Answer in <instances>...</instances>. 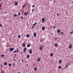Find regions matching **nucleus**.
Instances as JSON below:
<instances>
[{"mask_svg":"<svg viewBox=\"0 0 73 73\" xmlns=\"http://www.w3.org/2000/svg\"><path fill=\"white\" fill-rule=\"evenodd\" d=\"M60 32V30L59 29H58L57 30V33H59Z\"/></svg>","mask_w":73,"mask_h":73,"instance_id":"obj_13","label":"nucleus"},{"mask_svg":"<svg viewBox=\"0 0 73 73\" xmlns=\"http://www.w3.org/2000/svg\"><path fill=\"white\" fill-rule=\"evenodd\" d=\"M7 47H9L8 46H7Z\"/></svg>","mask_w":73,"mask_h":73,"instance_id":"obj_58","label":"nucleus"},{"mask_svg":"<svg viewBox=\"0 0 73 73\" xmlns=\"http://www.w3.org/2000/svg\"><path fill=\"white\" fill-rule=\"evenodd\" d=\"M42 21L43 22H44L45 21V19H44V18H42Z\"/></svg>","mask_w":73,"mask_h":73,"instance_id":"obj_12","label":"nucleus"},{"mask_svg":"<svg viewBox=\"0 0 73 73\" xmlns=\"http://www.w3.org/2000/svg\"><path fill=\"white\" fill-rule=\"evenodd\" d=\"M14 17H16V16H17V14H15L14 15Z\"/></svg>","mask_w":73,"mask_h":73,"instance_id":"obj_28","label":"nucleus"},{"mask_svg":"<svg viewBox=\"0 0 73 73\" xmlns=\"http://www.w3.org/2000/svg\"><path fill=\"white\" fill-rule=\"evenodd\" d=\"M0 27H2V25H1V24H0Z\"/></svg>","mask_w":73,"mask_h":73,"instance_id":"obj_35","label":"nucleus"},{"mask_svg":"<svg viewBox=\"0 0 73 73\" xmlns=\"http://www.w3.org/2000/svg\"><path fill=\"white\" fill-rule=\"evenodd\" d=\"M72 3L73 4V2H72Z\"/></svg>","mask_w":73,"mask_h":73,"instance_id":"obj_55","label":"nucleus"},{"mask_svg":"<svg viewBox=\"0 0 73 73\" xmlns=\"http://www.w3.org/2000/svg\"><path fill=\"white\" fill-rule=\"evenodd\" d=\"M18 51H19V50H15L13 51V53H16V52H18Z\"/></svg>","mask_w":73,"mask_h":73,"instance_id":"obj_7","label":"nucleus"},{"mask_svg":"<svg viewBox=\"0 0 73 73\" xmlns=\"http://www.w3.org/2000/svg\"><path fill=\"white\" fill-rule=\"evenodd\" d=\"M61 35H64V33L62 32H61Z\"/></svg>","mask_w":73,"mask_h":73,"instance_id":"obj_27","label":"nucleus"},{"mask_svg":"<svg viewBox=\"0 0 73 73\" xmlns=\"http://www.w3.org/2000/svg\"><path fill=\"white\" fill-rule=\"evenodd\" d=\"M1 5L0 4V8L1 7Z\"/></svg>","mask_w":73,"mask_h":73,"instance_id":"obj_44","label":"nucleus"},{"mask_svg":"<svg viewBox=\"0 0 73 73\" xmlns=\"http://www.w3.org/2000/svg\"><path fill=\"white\" fill-rule=\"evenodd\" d=\"M4 65H7V63L6 62H5L4 63Z\"/></svg>","mask_w":73,"mask_h":73,"instance_id":"obj_21","label":"nucleus"},{"mask_svg":"<svg viewBox=\"0 0 73 73\" xmlns=\"http://www.w3.org/2000/svg\"><path fill=\"white\" fill-rule=\"evenodd\" d=\"M42 48H43V46H41V47L40 48V50H42Z\"/></svg>","mask_w":73,"mask_h":73,"instance_id":"obj_14","label":"nucleus"},{"mask_svg":"<svg viewBox=\"0 0 73 73\" xmlns=\"http://www.w3.org/2000/svg\"><path fill=\"white\" fill-rule=\"evenodd\" d=\"M59 69H61V67L60 66H59Z\"/></svg>","mask_w":73,"mask_h":73,"instance_id":"obj_30","label":"nucleus"},{"mask_svg":"<svg viewBox=\"0 0 73 73\" xmlns=\"http://www.w3.org/2000/svg\"><path fill=\"white\" fill-rule=\"evenodd\" d=\"M21 13H19L18 15H20Z\"/></svg>","mask_w":73,"mask_h":73,"instance_id":"obj_39","label":"nucleus"},{"mask_svg":"<svg viewBox=\"0 0 73 73\" xmlns=\"http://www.w3.org/2000/svg\"><path fill=\"white\" fill-rule=\"evenodd\" d=\"M21 54H22L23 52H21Z\"/></svg>","mask_w":73,"mask_h":73,"instance_id":"obj_54","label":"nucleus"},{"mask_svg":"<svg viewBox=\"0 0 73 73\" xmlns=\"http://www.w3.org/2000/svg\"><path fill=\"white\" fill-rule=\"evenodd\" d=\"M14 65H15V64L13 63V66H14Z\"/></svg>","mask_w":73,"mask_h":73,"instance_id":"obj_43","label":"nucleus"},{"mask_svg":"<svg viewBox=\"0 0 73 73\" xmlns=\"http://www.w3.org/2000/svg\"><path fill=\"white\" fill-rule=\"evenodd\" d=\"M26 36L27 37H29V35H26Z\"/></svg>","mask_w":73,"mask_h":73,"instance_id":"obj_22","label":"nucleus"},{"mask_svg":"<svg viewBox=\"0 0 73 73\" xmlns=\"http://www.w3.org/2000/svg\"><path fill=\"white\" fill-rule=\"evenodd\" d=\"M3 66V65L1 64V66Z\"/></svg>","mask_w":73,"mask_h":73,"instance_id":"obj_47","label":"nucleus"},{"mask_svg":"<svg viewBox=\"0 0 73 73\" xmlns=\"http://www.w3.org/2000/svg\"><path fill=\"white\" fill-rule=\"evenodd\" d=\"M25 5H25L23 6V8H25Z\"/></svg>","mask_w":73,"mask_h":73,"instance_id":"obj_32","label":"nucleus"},{"mask_svg":"<svg viewBox=\"0 0 73 73\" xmlns=\"http://www.w3.org/2000/svg\"><path fill=\"white\" fill-rule=\"evenodd\" d=\"M72 45H70L68 46V48H69V49H71V48H72Z\"/></svg>","mask_w":73,"mask_h":73,"instance_id":"obj_2","label":"nucleus"},{"mask_svg":"<svg viewBox=\"0 0 73 73\" xmlns=\"http://www.w3.org/2000/svg\"><path fill=\"white\" fill-rule=\"evenodd\" d=\"M41 61V58H38V62H39V61Z\"/></svg>","mask_w":73,"mask_h":73,"instance_id":"obj_5","label":"nucleus"},{"mask_svg":"<svg viewBox=\"0 0 73 73\" xmlns=\"http://www.w3.org/2000/svg\"><path fill=\"white\" fill-rule=\"evenodd\" d=\"M29 53H30V54H31V53H32V50H29Z\"/></svg>","mask_w":73,"mask_h":73,"instance_id":"obj_3","label":"nucleus"},{"mask_svg":"<svg viewBox=\"0 0 73 73\" xmlns=\"http://www.w3.org/2000/svg\"><path fill=\"white\" fill-rule=\"evenodd\" d=\"M15 5H18V2H16L15 3Z\"/></svg>","mask_w":73,"mask_h":73,"instance_id":"obj_10","label":"nucleus"},{"mask_svg":"<svg viewBox=\"0 0 73 73\" xmlns=\"http://www.w3.org/2000/svg\"><path fill=\"white\" fill-rule=\"evenodd\" d=\"M1 73H4V72H3V71H1Z\"/></svg>","mask_w":73,"mask_h":73,"instance_id":"obj_36","label":"nucleus"},{"mask_svg":"<svg viewBox=\"0 0 73 73\" xmlns=\"http://www.w3.org/2000/svg\"><path fill=\"white\" fill-rule=\"evenodd\" d=\"M32 7H33V8H34V7H35V5L33 6Z\"/></svg>","mask_w":73,"mask_h":73,"instance_id":"obj_38","label":"nucleus"},{"mask_svg":"<svg viewBox=\"0 0 73 73\" xmlns=\"http://www.w3.org/2000/svg\"><path fill=\"white\" fill-rule=\"evenodd\" d=\"M22 46H23V47L25 46V44L24 43H23L22 44Z\"/></svg>","mask_w":73,"mask_h":73,"instance_id":"obj_11","label":"nucleus"},{"mask_svg":"<svg viewBox=\"0 0 73 73\" xmlns=\"http://www.w3.org/2000/svg\"><path fill=\"white\" fill-rule=\"evenodd\" d=\"M45 27H42V29L43 30H45Z\"/></svg>","mask_w":73,"mask_h":73,"instance_id":"obj_16","label":"nucleus"},{"mask_svg":"<svg viewBox=\"0 0 73 73\" xmlns=\"http://www.w3.org/2000/svg\"><path fill=\"white\" fill-rule=\"evenodd\" d=\"M4 56H5V55H2L1 56V57H4Z\"/></svg>","mask_w":73,"mask_h":73,"instance_id":"obj_15","label":"nucleus"},{"mask_svg":"<svg viewBox=\"0 0 73 73\" xmlns=\"http://www.w3.org/2000/svg\"><path fill=\"white\" fill-rule=\"evenodd\" d=\"M57 38H55V40H56V39H57Z\"/></svg>","mask_w":73,"mask_h":73,"instance_id":"obj_45","label":"nucleus"},{"mask_svg":"<svg viewBox=\"0 0 73 73\" xmlns=\"http://www.w3.org/2000/svg\"><path fill=\"white\" fill-rule=\"evenodd\" d=\"M69 64H68L66 65V68H67V67L68 66H69Z\"/></svg>","mask_w":73,"mask_h":73,"instance_id":"obj_18","label":"nucleus"},{"mask_svg":"<svg viewBox=\"0 0 73 73\" xmlns=\"http://www.w3.org/2000/svg\"><path fill=\"white\" fill-rule=\"evenodd\" d=\"M0 10H1V9H0Z\"/></svg>","mask_w":73,"mask_h":73,"instance_id":"obj_59","label":"nucleus"},{"mask_svg":"<svg viewBox=\"0 0 73 73\" xmlns=\"http://www.w3.org/2000/svg\"><path fill=\"white\" fill-rule=\"evenodd\" d=\"M29 57H30V56L29 55H27V58H29Z\"/></svg>","mask_w":73,"mask_h":73,"instance_id":"obj_19","label":"nucleus"},{"mask_svg":"<svg viewBox=\"0 0 73 73\" xmlns=\"http://www.w3.org/2000/svg\"><path fill=\"white\" fill-rule=\"evenodd\" d=\"M54 46H55V47H57V46H58V44L56 43L54 44Z\"/></svg>","mask_w":73,"mask_h":73,"instance_id":"obj_8","label":"nucleus"},{"mask_svg":"<svg viewBox=\"0 0 73 73\" xmlns=\"http://www.w3.org/2000/svg\"><path fill=\"white\" fill-rule=\"evenodd\" d=\"M8 31H9V29L8 30Z\"/></svg>","mask_w":73,"mask_h":73,"instance_id":"obj_53","label":"nucleus"},{"mask_svg":"<svg viewBox=\"0 0 73 73\" xmlns=\"http://www.w3.org/2000/svg\"><path fill=\"white\" fill-rule=\"evenodd\" d=\"M18 73H20V72H19Z\"/></svg>","mask_w":73,"mask_h":73,"instance_id":"obj_56","label":"nucleus"},{"mask_svg":"<svg viewBox=\"0 0 73 73\" xmlns=\"http://www.w3.org/2000/svg\"><path fill=\"white\" fill-rule=\"evenodd\" d=\"M56 28V26H54L53 27V29H55V28Z\"/></svg>","mask_w":73,"mask_h":73,"instance_id":"obj_31","label":"nucleus"},{"mask_svg":"<svg viewBox=\"0 0 73 73\" xmlns=\"http://www.w3.org/2000/svg\"><path fill=\"white\" fill-rule=\"evenodd\" d=\"M27 50V48H25L23 49V51L24 52H25V53H26V50Z\"/></svg>","mask_w":73,"mask_h":73,"instance_id":"obj_6","label":"nucleus"},{"mask_svg":"<svg viewBox=\"0 0 73 73\" xmlns=\"http://www.w3.org/2000/svg\"><path fill=\"white\" fill-rule=\"evenodd\" d=\"M57 16H59V14H57Z\"/></svg>","mask_w":73,"mask_h":73,"instance_id":"obj_42","label":"nucleus"},{"mask_svg":"<svg viewBox=\"0 0 73 73\" xmlns=\"http://www.w3.org/2000/svg\"><path fill=\"white\" fill-rule=\"evenodd\" d=\"M36 69H37V68L36 67H35L34 68V70L35 71H36Z\"/></svg>","mask_w":73,"mask_h":73,"instance_id":"obj_20","label":"nucleus"},{"mask_svg":"<svg viewBox=\"0 0 73 73\" xmlns=\"http://www.w3.org/2000/svg\"><path fill=\"white\" fill-rule=\"evenodd\" d=\"M15 57H16V56H15L14 57V58H15Z\"/></svg>","mask_w":73,"mask_h":73,"instance_id":"obj_51","label":"nucleus"},{"mask_svg":"<svg viewBox=\"0 0 73 73\" xmlns=\"http://www.w3.org/2000/svg\"><path fill=\"white\" fill-rule=\"evenodd\" d=\"M34 9H33L32 10V12H33V11H34Z\"/></svg>","mask_w":73,"mask_h":73,"instance_id":"obj_34","label":"nucleus"},{"mask_svg":"<svg viewBox=\"0 0 73 73\" xmlns=\"http://www.w3.org/2000/svg\"><path fill=\"white\" fill-rule=\"evenodd\" d=\"M13 49H14L13 48H11L9 50V51H10V52H11V51H13Z\"/></svg>","mask_w":73,"mask_h":73,"instance_id":"obj_1","label":"nucleus"},{"mask_svg":"<svg viewBox=\"0 0 73 73\" xmlns=\"http://www.w3.org/2000/svg\"><path fill=\"white\" fill-rule=\"evenodd\" d=\"M30 46H31V44H28L27 45V47L28 48Z\"/></svg>","mask_w":73,"mask_h":73,"instance_id":"obj_9","label":"nucleus"},{"mask_svg":"<svg viewBox=\"0 0 73 73\" xmlns=\"http://www.w3.org/2000/svg\"><path fill=\"white\" fill-rule=\"evenodd\" d=\"M10 23H12V22H11V21H10Z\"/></svg>","mask_w":73,"mask_h":73,"instance_id":"obj_49","label":"nucleus"},{"mask_svg":"<svg viewBox=\"0 0 73 73\" xmlns=\"http://www.w3.org/2000/svg\"><path fill=\"white\" fill-rule=\"evenodd\" d=\"M36 24H37V23H34L33 24L34 26H35V25H36Z\"/></svg>","mask_w":73,"mask_h":73,"instance_id":"obj_29","label":"nucleus"},{"mask_svg":"<svg viewBox=\"0 0 73 73\" xmlns=\"http://www.w3.org/2000/svg\"><path fill=\"white\" fill-rule=\"evenodd\" d=\"M14 55L15 56H16V54H14Z\"/></svg>","mask_w":73,"mask_h":73,"instance_id":"obj_48","label":"nucleus"},{"mask_svg":"<svg viewBox=\"0 0 73 73\" xmlns=\"http://www.w3.org/2000/svg\"><path fill=\"white\" fill-rule=\"evenodd\" d=\"M70 33L71 35H72V34H73V31H72V32H70Z\"/></svg>","mask_w":73,"mask_h":73,"instance_id":"obj_24","label":"nucleus"},{"mask_svg":"<svg viewBox=\"0 0 73 73\" xmlns=\"http://www.w3.org/2000/svg\"><path fill=\"white\" fill-rule=\"evenodd\" d=\"M14 61H15V59H14Z\"/></svg>","mask_w":73,"mask_h":73,"instance_id":"obj_52","label":"nucleus"},{"mask_svg":"<svg viewBox=\"0 0 73 73\" xmlns=\"http://www.w3.org/2000/svg\"><path fill=\"white\" fill-rule=\"evenodd\" d=\"M33 29V27H32Z\"/></svg>","mask_w":73,"mask_h":73,"instance_id":"obj_50","label":"nucleus"},{"mask_svg":"<svg viewBox=\"0 0 73 73\" xmlns=\"http://www.w3.org/2000/svg\"><path fill=\"white\" fill-rule=\"evenodd\" d=\"M56 2V1H54V3Z\"/></svg>","mask_w":73,"mask_h":73,"instance_id":"obj_41","label":"nucleus"},{"mask_svg":"<svg viewBox=\"0 0 73 73\" xmlns=\"http://www.w3.org/2000/svg\"><path fill=\"white\" fill-rule=\"evenodd\" d=\"M1 0H0V1H1Z\"/></svg>","mask_w":73,"mask_h":73,"instance_id":"obj_57","label":"nucleus"},{"mask_svg":"<svg viewBox=\"0 0 73 73\" xmlns=\"http://www.w3.org/2000/svg\"><path fill=\"white\" fill-rule=\"evenodd\" d=\"M53 53H52L51 54H50V56H53Z\"/></svg>","mask_w":73,"mask_h":73,"instance_id":"obj_23","label":"nucleus"},{"mask_svg":"<svg viewBox=\"0 0 73 73\" xmlns=\"http://www.w3.org/2000/svg\"><path fill=\"white\" fill-rule=\"evenodd\" d=\"M26 66H28V64H27Z\"/></svg>","mask_w":73,"mask_h":73,"instance_id":"obj_46","label":"nucleus"},{"mask_svg":"<svg viewBox=\"0 0 73 73\" xmlns=\"http://www.w3.org/2000/svg\"><path fill=\"white\" fill-rule=\"evenodd\" d=\"M11 65H12V64H11V63H9V66L10 67H11Z\"/></svg>","mask_w":73,"mask_h":73,"instance_id":"obj_26","label":"nucleus"},{"mask_svg":"<svg viewBox=\"0 0 73 73\" xmlns=\"http://www.w3.org/2000/svg\"><path fill=\"white\" fill-rule=\"evenodd\" d=\"M21 18L23 19V17L21 16Z\"/></svg>","mask_w":73,"mask_h":73,"instance_id":"obj_37","label":"nucleus"},{"mask_svg":"<svg viewBox=\"0 0 73 73\" xmlns=\"http://www.w3.org/2000/svg\"><path fill=\"white\" fill-rule=\"evenodd\" d=\"M21 61H22V62H24V60H23V59H22L21 60Z\"/></svg>","mask_w":73,"mask_h":73,"instance_id":"obj_33","label":"nucleus"},{"mask_svg":"<svg viewBox=\"0 0 73 73\" xmlns=\"http://www.w3.org/2000/svg\"><path fill=\"white\" fill-rule=\"evenodd\" d=\"M34 36H35V37H36V33H35L34 34Z\"/></svg>","mask_w":73,"mask_h":73,"instance_id":"obj_17","label":"nucleus"},{"mask_svg":"<svg viewBox=\"0 0 73 73\" xmlns=\"http://www.w3.org/2000/svg\"><path fill=\"white\" fill-rule=\"evenodd\" d=\"M28 11H27V12H26V13L25 12V15L26 16V15H28Z\"/></svg>","mask_w":73,"mask_h":73,"instance_id":"obj_4","label":"nucleus"},{"mask_svg":"<svg viewBox=\"0 0 73 73\" xmlns=\"http://www.w3.org/2000/svg\"><path fill=\"white\" fill-rule=\"evenodd\" d=\"M20 37H21L20 36H19H19H18V37H19V38H20Z\"/></svg>","mask_w":73,"mask_h":73,"instance_id":"obj_40","label":"nucleus"},{"mask_svg":"<svg viewBox=\"0 0 73 73\" xmlns=\"http://www.w3.org/2000/svg\"><path fill=\"white\" fill-rule=\"evenodd\" d=\"M61 62H62V60H60L59 61V63H61Z\"/></svg>","mask_w":73,"mask_h":73,"instance_id":"obj_25","label":"nucleus"}]
</instances>
